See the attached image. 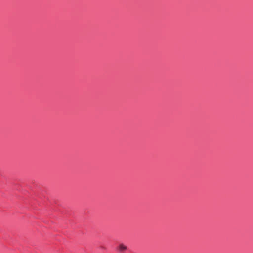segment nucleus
I'll return each mask as SVG.
<instances>
[{
  "instance_id": "1",
  "label": "nucleus",
  "mask_w": 253,
  "mask_h": 253,
  "mask_svg": "<svg viewBox=\"0 0 253 253\" xmlns=\"http://www.w3.org/2000/svg\"><path fill=\"white\" fill-rule=\"evenodd\" d=\"M126 249V246L123 244H121L118 246V250L120 252H123Z\"/></svg>"
}]
</instances>
